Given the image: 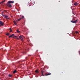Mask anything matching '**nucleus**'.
<instances>
[{"label": "nucleus", "instance_id": "nucleus-1", "mask_svg": "<svg viewBox=\"0 0 80 80\" xmlns=\"http://www.w3.org/2000/svg\"><path fill=\"white\" fill-rule=\"evenodd\" d=\"M14 3V1H9L8 2L7 5L9 7L11 8L12 7V3Z\"/></svg>", "mask_w": 80, "mask_h": 80}, {"label": "nucleus", "instance_id": "nucleus-2", "mask_svg": "<svg viewBox=\"0 0 80 80\" xmlns=\"http://www.w3.org/2000/svg\"><path fill=\"white\" fill-rule=\"evenodd\" d=\"M3 25H4V23L2 21H0V26L3 27Z\"/></svg>", "mask_w": 80, "mask_h": 80}, {"label": "nucleus", "instance_id": "nucleus-3", "mask_svg": "<svg viewBox=\"0 0 80 80\" xmlns=\"http://www.w3.org/2000/svg\"><path fill=\"white\" fill-rule=\"evenodd\" d=\"M77 21H78V20L77 19L74 21H71V22H72V23H76V22H77Z\"/></svg>", "mask_w": 80, "mask_h": 80}, {"label": "nucleus", "instance_id": "nucleus-4", "mask_svg": "<svg viewBox=\"0 0 80 80\" xmlns=\"http://www.w3.org/2000/svg\"><path fill=\"white\" fill-rule=\"evenodd\" d=\"M19 38L20 40H23V36L20 35L19 37Z\"/></svg>", "mask_w": 80, "mask_h": 80}, {"label": "nucleus", "instance_id": "nucleus-5", "mask_svg": "<svg viewBox=\"0 0 80 80\" xmlns=\"http://www.w3.org/2000/svg\"><path fill=\"white\" fill-rule=\"evenodd\" d=\"M52 74L50 72H49L48 73H45V76H48V75H50Z\"/></svg>", "mask_w": 80, "mask_h": 80}, {"label": "nucleus", "instance_id": "nucleus-6", "mask_svg": "<svg viewBox=\"0 0 80 80\" xmlns=\"http://www.w3.org/2000/svg\"><path fill=\"white\" fill-rule=\"evenodd\" d=\"M23 18H24V17L23 16H22L21 18H19V19H18L17 22H18V21H20V20H22V19Z\"/></svg>", "mask_w": 80, "mask_h": 80}, {"label": "nucleus", "instance_id": "nucleus-7", "mask_svg": "<svg viewBox=\"0 0 80 80\" xmlns=\"http://www.w3.org/2000/svg\"><path fill=\"white\" fill-rule=\"evenodd\" d=\"M3 16V17H4L5 18H7V17H8V16L6 15L5 14H4Z\"/></svg>", "mask_w": 80, "mask_h": 80}, {"label": "nucleus", "instance_id": "nucleus-8", "mask_svg": "<svg viewBox=\"0 0 80 80\" xmlns=\"http://www.w3.org/2000/svg\"><path fill=\"white\" fill-rule=\"evenodd\" d=\"M5 1H6V0H4L3 1L1 2H0V4L2 3H4V2H5Z\"/></svg>", "mask_w": 80, "mask_h": 80}, {"label": "nucleus", "instance_id": "nucleus-9", "mask_svg": "<svg viewBox=\"0 0 80 80\" xmlns=\"http://www.w3.org/2000/svg\"><path fill=\"white\" fill-rule=\"evenodd\" d=\"M41 73H42V76H45V75H43V71H42V70L41 71Z\"/></svg>", "mask_w": 80, "mask_h": 80}, {"label": "nucleus", "instance_id": "nucleus-10", "mask_svg": "<svg viewBox=\"0 0 80 80\" xmlns=\"http://www.w3.org/2000/svg\"><path fill=\"white\" fill-rule=\"evenodd\" d=\"M78 5V3H77V2H76L74 3V5Z\"/></svg>", "mask_w": 80, "mask_h": 80}, {"label": "nucleus", "instance_id": "nucleus-11", "mask_svg": "<svg viewBox=\"0 0 80 80\" xmlns=\"http://www.w3.org/2000/svg\"><path fill=\"white\" fill-rule=\"evenodd\" d=\"M17 72V70H15L13 72V73H15Z\"/></svg>", "mask_w": 80, "mask_h": 80}, {"label": "nucleus", "instance_id": "nucleus-12", "mask_svg": "<svg viewBox=\"0 0 80 80\" xmlns=\"http://www.w3.org/2000/svg\"><path fill=\"white\" fill-rule=\"evenodd\" d=\"M17 33H20V31H19V30L17 29Z\"/></svg>", "mask_w": 80, "mask_h": 80}, {"label": "nucleus", "instance_id": "nucleus-13", "mask_svg": "<svg viewBox=\"0 0 80 80\" xmlns=\"http://www.w3.org/2000/svg\"><path fill=\"white\" fill-rule=\"evenodd\" d=\"M12 38H16L17 37V36H14V37L12 36Z\"/></svg>", "mask_w": 80, "mask_h": 80}, {"label": "nucleus", "instance_id": "nucleus-14", "mask_svg": "<svg viewBox=\"0 0 80 80\" xmlns=\"http://www.w3.org/2000/svg\"><path fill=\"white\" fill-rule=\"evenodd\" d=\"M35 72L36 73H38V70H36L35 71Z\"/></svg>", "mask_w": 80, "mask_h": 80}, {"label": "nucleus", "instance_id": "nucleus-15", "mask_svg": "<svg viewBox=\"0 0 80 80\" xmlns=\"http://www.w3.org/2000/svg\"><path fill=\"white\" fill-rule=\"evenodd\" d=\"M13 22L14 23V24L16 25H17V22H15V21H13Z\"/></svg>", "mask_w": 80, "mask_h": 80}, {"label": "nucleus", "instance_id": "nucleus-16", "mask_svg": "<svg viewBox=\"0 0 80 80\" xmlns=\"http://www.w3.org/2000/svg\"><path fill=\"white\" fill-rule=\"evenodd\" d=\"M6 35H7L8 36V35H10V34L9 33H7Z\"/></svg>", "mask_w": 80, "mask_h": 80}, {"label": "nucleus", "instance_id": "nucleus-17", "mask_svg": "<svg viewBox=\"0 0 80 80\" xmlns=\"http://www.w3.org/2000/svg\"><path fill=\"white\" fill-rule=\"evenodd\" d=\"M8 76L9 77H12V75H11L10 74H9L8 75Z\"/></svg>", "mask_w": 80, "mask_h": 80}, {"label": "nucleus", "instance_id": "nucleus-18", "mask_svg": "<svg viewBox=\"0 0 80 80\" xmlns=\"http://www.w3.org/2000/svg\"><path fill=\"white\" fill-rule=\"evenodd\" d=\"M10 32H12V29H11V28H10Z\"/></svg>", "mask_w": 80, "mask_h": 80}, {"label": "nucleus", "instance_id": "nucleus-19", "mask_svg": "<svg viewBox=\"0 0 80 80\" xmlns=\"http://www.w3.org/2000/svg\"><path fill=\"white\" fill-rule=\"evenodd\" d=\"M12 37V36L11 35L9 36V38H10Z\"/></svg>", "mask_w": 80, "mask_h": 80}, {"label": "nucleus", "instance_id": "nucleus-20", "mask_svg": "<svg viewBox=\"0 0 80 80\" xmlns=\"http://www.w3.org/2000/svg\"><path fill=\"white\" fill-rule=\"evenodd\" d=\"M75 33H78V32L77 31H76Z\"/></svg>", "mask_w": 80, "mask_h": 80}, {"label": "nucleus", "instance_id": "nucleus-21", "mask_svg": "<svg viewBox=\"0 0 80 80\" xmlns=\"http://www.w3.org/2000/svg\"><path fill=\"white\" fill-rule=\"evenodd\" d=\"M14 34H12V35H11V36H12V37H13V36H14Z\"/></svg>", "mask_w": 80, "mask_h": 80}, {"label": "nucleus", "instance_id": "nucleus-22", "mask_svg": "<svg viewBox=\"0 0 80 80\" xmlns=\"http://www.w3.org/2000/svg\"><path fill=\"white\" fill-rule=\"evenodd\" d=\"M16 38H17L18 40H19V38H17V37Z\"/></svg>", "mask_w": 80, "mask_h": 80}, {"label": "nucleus", "instance_id": "nucleus-23", "mask_svg": "<svg viewBox=\"0 0 80 80\" xmlns=\"http://www.w3.org/2000/svg\"><path fill=\"white\" fill-rule=\"evenodd\" d=\"M7 18V19H9V18Z\"/></svg>", "mask_w": 80, "mask_h": 80}, {"label": "nucleus", "instance_id": "nucleus-24", "mask_svg": "<svg viewBox=\"0 0 80 80\" xmlns=\"http://www.w3.org/2000/svg\"><path fill=\"white\" fill-rule=\"evenodd\" d=\"M26 58H27V57H26Z\"/></svg>", "mask_w": 80, "mask_h": 80}]
</instances>
